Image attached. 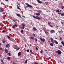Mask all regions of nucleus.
<instances>
[{"label":"nucleus","instance_id":"1","mask_svg":"<svg viewBox=\"0 0 64 64\" xmlns=\"http://www.w3.org/2000/svg\"><path fill=\"white\" fill-rule=\"evenodd\" d=\"M56 53H58V54H61L62 52L60 50H58L57 51H56L55 52Z\"/></svg>","mask_w":64,"mask_h":64},{"label":"nucleus","instance_id":"2","mask_svg":"<svg viewBox=\"0 0 64 64\" xmlns=\"http://www.w3.org/2000/svg\"><path fill=\"white\" fill-rule=\"evenodd\" d=\"M26 4L27 5V7H29V8H31L32 7H33L32 6L29 4L28 3H26Z\"/></svg>","mask_w":64,"mask_h":64},{"label":"nucleus","instance_id":"3","mask_svg":"<svg viewBox=\"0 0 64 64\" xmlns=\"http://www.w3.org/2000/svg\"><path fill=\"white\" fill-rule=\"evenodd\" d=\"M40 39L42 42H44L45 41V40L44 38L43 39L42 38H40Z\"/></svg>","mask_w":64,"mask_h":64},{"label":"nucleus","instance_id":"4","mask_svg":"<svg viewBox=\"0 0 64 64\" xmlns=\"http://www.w3.org/2000/svg\"><path fill=\"white\" fill-rule=\"evenodd\" d=\"M50 40H51V42L53 43H54V40L52 38H51L50 39Z\"/></svg>","mask_w":64,"mask_h":64},{"label":"nucleus","instance_id":"5","mask_svg":"<svg viewBox=\"0 0 64 64\" xmlns=\"http://www.w3.org/2000/svg\"><path fill=\"white\" fill-rule=\"evenodd\" d=\"M10 47V44H8L6 45V48H9Z\"/></svg>","mask_w":64,"mask_h":64},{"label":"nucleus","instance_id":"6","mask_svg":"<svg viewBox=\"0 0 64 64\" xmlns=\"http://www.w3.org/2000/svg\"><path fill=\"white\" fill-rule=\"evenodd\" d=\"M55 31L53 30H52L50 31V32L51 33H55Z\"/></svg>","mask_w":64,"mask_h":64},{"label":"nucleus","instance_id":"7","mask_svg":"<svg viewBox=\"0 0 64 64\" xmlns=\"http://www.w3.org/2000/svg\"><path fill=\"white\" fill-rule=\"evenodd\" d=\"M37 1L38 2V3H40V4H42V2H41V1L39 0H38Z\"/></svg>","mask_w":64,"mask_h":64},{"label":"nucleus","instance_id":"8","mask_svg":"<svg viewBox=\"0 0 64 64\" xmlns=\"http://www.w3.org/2000/svg\"><path fill=\"white\" fill-rule=\"evenodd\" d=\"M16 15L18 16V17H19L20 18L21 17V15H20V14H16Z\"/></svg>","mask_w":64,"mask_h":64},{"label":"nucleus","instance_id":"9","mask_svg":"<svg viewBox=\"0 0 64 64\" xmlns=\"http://www.w3.org/2000/svg\"><path fill=\"white\" fill-rule=\"evenodd\" d=\"M21 52H20L18 53V56H20V55H21Z\"/></svg>","mask_w":64,"mask_h":64},{"label":"nucleus","instance_id":"10","mask_svg":"<svg viewBox=\"0 0 64 64\" xmlns=\"http://www.w3.org/2000/svg\"><path fill=\"white\" fill-rule=\"evenodd\" d=\"M54 40V41L55 43L56 44H58V42H57V41Z\"/></svg>","mask_w":64,"mask_h":64},{"label":"nucleus","instance_id":"11","mask_svg":"<svg viewBox=\"0 0 64 64\" xmlns=\"http://www.w3.org/2000/svg\"><path fill=\"white\" fill-rule=\"evenodd\" d=\"M22 29H24L25 28V25L24 24H22Z\"/></svg>","mask_w":64,"mask_h":64},{"label":"nucleus","instance_id":"12","mask_svg":"<svg viewBox=\"0 0 64 64\" xmlns=\"http://www.w3.org/2000/svg\"><path fill=\"white\" fill-rule=\"evenodd\" d=\"M30 38L32 39V40H34V37L33 36L30 37Z\"/></svg>","mask_w":64,"mask_h":64},{"label":"nucleus","instance_id":"13","mask_svg":"<svg viewBox=\"0 0 64 64\" xmlns=\"http://www.w3.org/2000/svg\"><path fill=\"white\" fill-rule=\"evenodd\" d=\"M36 15H37L38 16H39L40 15V13H36Z\"/></svg>","mask_w":64,"mask_h":64},{"label":"nucleus","instance_id":"14","mask_svg":"<svg viewBox=\"0 0 64 64\" xmlns=\"http://www.w3.org/2000/svg\"><path fill=\"white\" fill-rule=\"evenodd\" d=\"M4 51L6 53H8V50H7V49H6L5 50H4Z\"/></svg>","mask_w":64,"mask_h":64},{"label":"nucleus","instance_id":"15","mask_svg":"<svg viewBox=\"0 0 64 64\" xmlns=\"http://www.w3.org/2000/svg\"><path fill=\"white\" fill-rule=\"evenodd\" d=\"M45 32L46 33V35H48V34H49L48 33V32Z\"/></svg>","mask_w":64,"mask_h":64},{"label":"nucleus","instance_id":"16","mask_svg":"<svg viewBox=\"0 0 64 64\" xmlns=\"http://www.w3.org/2000/svg\"><path fill=\"white\" fill-rule=\"evenodd\" d=\"M0 11H2V12H3V11H4V10H3L2 8H0Z\"/></svg>","mask_w":64,"mask_h":64},{"label":"nucleus","instance_id":"17","mask_svg":"<svg viewBox=\"0 0 64 64\" xmlns=\"http://www.w3.org/2000/svg\"><path fill=\"white\" fill-rule=\"evenodd\" d=\"M33 29L34 30H35V31H36V30H37V29L36 28H34Z\"/></svg>","mask_w":64,"mask_h":64},{"label":"nucleus","instance_id":"18","mask_svg":"<svg viewBox=\"0 0 64 64\" xmlns=\"http://www.w3.org/2000/svg\"><path fill=\"white\" fill-rule=\"evenodd\" d=\"M27 61H28V59H26V61L25 62V63L26 64V63H27Z\"/></svg>","mask_w":64,"mask_h":64},{"label":"nucleus","instance_id":"19","mask_svg":"<svg viewBox=\"0 0 64 64\" xmlns=\"http://www.w3.org/2000/svg\"><path fill=\"white\" fill-rule=\"evenodd\" d=\"M50 45L52 46H53V44L52 43H51L50 44Z\"/></svg>","mask_w":64,"mask_h":64},{"label":"nucleus","instance_id":"20","mask_svg":"<svg viewBox=\"0 0 64 64\" xmlns=\"http://www.w3.org/2000/svg\"><path fill=\"white\" fill-rule=\"evenodd\" d=\"M63 46H64V42H63V41H62L61 42Z\"/></svg>","mask_w":64,"mask_h":64},{"label":"nucleus","instance_id":"21","mask_svg":"<svg viewBox=\"0 0 64 64\" xmlns=\"http://www.w3.org/2000/svg\"><path fill=\"white\" fill-rule=\"evenodd\" d=\"M7 59L8 60H10V57H8L7 58Z\"/></svg>","mask_w":64,"mask_h":64},{"label":"nucleus","instance_id":"22","mask_svg":"<svg viewBox=\"0 0 64 64\" xmlns=\"http://www.w3.org/2000/svg\"><path fill=\"white\" fill-rule=\"evenodd\" d=\"M37 19H38V20H40L41 18H40L38 17V18H36Z\"/></svg>","mask_w":64,"mask_h":64},{"label":"nucleus","instance_id":"23","mask_svg":"<svg viewBox=\"0 0 64 64\" xmlns=\"http://www.w3.org/2000/svg\"><path fill=\"white\" fill-rule=\"evenodd\" d=\"M45 3L46 5H48V2H46Z\"/></svg>","mask_w":64,"mask_h":64},{"label":"nucleus","instance_id":"24","mask_svg":"<svg viewBox=\"0 0 64 64\" xmlns=\"http://www.w3.org/2000/svg\"><path fill=\"white\" fill-rule=\"evenodd\" d=\"M56 12H60V11H59V10H57L56 11Z\"/></svg>","mask_w":64,"mask_h":64},{"label":"nucleus","instance_id":"25","mask_svg":"<svg viewBox=\"0 0 64 64\" xmlns=\"http://www.w3.org/2000/svg\"><path fill=\"white\" fill-rule=\"evenodd\" d=\"M12 28L13 29H14L15 28V26H14L13 25L12 26Z\"/></svg>","mask_w":64,"mask_h":64},{"label":"nucleus","instance_id":"26","mask_svg":"<svg viewBox=\"0 0 64 64\" xmlns=\"http://www.w3.org/2000/svg\"><path fill=\"white\" fill-rule=\"evenodd\" d=\"M34 64H38V63L37 62H34Z\"/></svg>","mask_w":64,"mask_h":64},{"label":"nucleus","instance_id":"27","mask_svg":"<svg viewBox=\"0 0 64 64\" xmlns=\"http://www.w3.org/2000/svg\"><path fill=\"white\" fill-rule=\"evenodd\" d=\"M33 17L34 18H35V19H37V18L35 16H33Z\"/></svg>","mask_w":64,"mask_h":64},{"label":"nucleus","instance_id":"28","mask_svg":"<svg viewBox=\"0 0 64 64\" xmlns=\"http://www.w3.org/2000/svg\"><path fill=\"white\" fill-rule=\"evenodd\" d=\"M61 16H64V13H62L61 14Z\"/></svg>","mask_w":64,"mask_h":64},{"label":"nucleus","instance_id":"29","mask_svg":"<svg viewBox=\"0 0 64 64\" xmlns=\"http://www.w3.org/2000/svg\"><path fill=\"white\" fill-rule=\"evenodd\" d=\"M39 12L40 13H42V11H41V10H40Z\"/></svg>","mask_w":64,"mask_h":64},{"label":"nucleus","instance_id":"30","mask_svg":"<svg viewBox=\"0 0 64 64\" xmlns=\"http://www.w3.org/2000/svg\"><path fill=\"white\" fill-rule=\"evenodd\" d=\"M61 8L62 9H64V6H62Z\"/></svg>","mask_w":64,"mask_h":64},{"label":"nucleus","instance_id":"31","mask_svg":"<svg viewBox=\"0 0 64 64\" xmlns=\"http://www.w3.org/2000/svg\"><path fill=\"white\" fill-rule=\"evenodd\" d=\"M8 54L9 56H11V54L10 53H8Z\"/></svg>","mask_w":64,"mask_h":64},{"label":"nucleus","instance_id":"32","mask_svg":"<svg viewBox=\"0 0 64 64\" xmlns=\"http://www.w3.org/2000/svg\"><path fill=\"white\" fill-rule=\"evenodd\" d=\"M21 33H23V30H21Z\"/></svg>","mask_w":64,"mask_h":64},{"label":"nucleus","instance_id":"33","mask_svg":"<svg viewBox=\"0 0 64 64\" xmlns=\"http://www.w3.org/2000/svg\"><path fill=\"white\" fill-rule=\"evenodd\" d=\"M17 7H18V9H20V8H19V7L18 6H17Z\"/></svg>","mask_w":64,"mask_h":64},{"label":"nucleus","instance_id":"34","mask_svg":"<svg viewBox=\"0 0 64 64\" xmlns=\"http://www.w3.org/2000/svg\"><path fill=\"white\" fill-rule=\"evenodd\" d=\"M19 49H20V48H16V50H18Z\"/></svg>","mask_w":64,"mask_h":64},{"label":"nucleus","instance_id":"35","mask_svg":"<svg viewBox=\"0 0 64 64\" xmlns=\"http://www.w3.org/2000/svg\"><path fill=\"white\" fill-rule=\"evenodd\" d=\"M2 32H6V31L5 30H2Z\"/></svg>","mask_w":64,"mask_h":64},{"label":"nucleus","instance_id":"36","mask_svg":"<svg viewBox=\"0 0 64 64\" xmlns=\"http://www.w3.org/2000/svg\"><path fill=\"white\" fill-rule=\"evenodd\" d=\"M40 52L41 54H42V52H43V51L42 50H41Z\"/></svg>","mask_w":64,"mask_h":64},{"label":"nucleus","instance_id":"37","mask_svg":"<svg viewBox=\"0 0 64 64\" xmlns=\"http://www.w3.org/2000/svg\"><path fill=\"white\" fill-rule=\"evenodd\" d=\"M34 39H35V41H37V39H36V38H35Z\"/></svg>","mask_w":64,"mask_h":64},{"label":"nucleus","instance_id":"38","mask_svg":"<svg viewBox=\"0 0 64 64\" xmlns=\"http://www.w3.org/2000/svg\"><path fill=\"white\" fill-rule=\"evenodd\" d=\"M4 19H5V16H3L2 17Z\"/></svg>","mask_w":64,"mask_h":64},{"label":"nucleus","instance_id":"39","mask_svg":"<svg viewBox=\"0 0 64 64\" xmlns=\"http://www.w3.org/2000/svg\"><path fill=\"white\" fill-rule=\"evenodd\" d=\"M33 34L34 36V37H35V34Z\"/></svg>","mask_w":64,"mask_h":64},{"label":"nucleus","instance_id":"40","mask_svg":"<svg viewBox=\"0 0 64 64\" xmlns=\"http://www.w3.org/2000/svg\"><path fill=\"white\" fill-rule=\"evenodd\" d=\"M30 52H32V50H30Z\"/></svg>","mask_w":64,"mask_h":64},{"label":"nucleus","instance_id":"41","mask_svg":"<svg viewBox=\"0 0 64 64\" xmlns=\"http://www.w3.org/2000/svg\"><path fill=\"white\" fill-rule=\"evenodd\" d=\"M48 25H50V24L49 23V22H48Z\"/></svg>","mask_w":64,"mask_h":64},{"label":"nucleus","instance_id":"42","mask_svg":"<svg viewBox=\"0 0 64 64\" xmlns=\"http://www.w3.org/2000/svg\"><path fill=\"white\" fill-rule=\"evenodd\" d=\"M8 39H10V37L8 36Z\"/></svg>","mask_w":64,"mask_h":64},{"label":"nucleus","instance_id":"43","mask_svg":"<svg viewBox=\"0 0 64 64\" xmlns=\"http://www.w3.org/2000/svg\"><path fill=\"white\" fill-rule=\"evenodd\" d=\"M2 42H3V43H5V42H6L4 40H3L2 41Z\"/></svg>","mask_w":64,"mask_h":64},{"label":"nucleus","instance_id":"44","mask_svg":"<svg viewBox=\"0 0 64 64\" xmlns=\"http://www.w3.org/2000/svg\"><path fill=\"white\" fill-rule=\"evenodd\" d=\"M27 52H29V50H27Z\"/></svg>","mask_w":64,"mask_h":64},{"label":"nucleus","instance_id":"45","mask_svg":"<svg viewBox=\"0 0 64 64\" xmlns=\"http://www.w3.org/2000/svg\"><path fill=\"white\" fill-rule=\"evenodd\" d=\"M36 50H38V48H37V47H36Z\"/></svg>","mask_w":64,"mask_h":64},{"label":"nucleus","instance_id":"46","mask_svg":"<svg viewBox=\"0 0 64 64\" xmlns=\"http://www.w3.org/2000/svg\"><path fill=\"white\" fill-rule=\"evenodd\" d=\"M60 40H62V38H60Z\"/></svg>","mask_w":64,"mask_h":64},{"label":"nucleus","instance_id":"47","mask_svg":"<svg viewBox=\"0 0 64 64\" xmlns=\"http://www.w3.org/2000/svg\"><path fill=\"white\" fill-rule=\"evenodd\" d=\"M22 17H24V18H25L26 17L25 16H22Z\"/></svg>","mask_w":64,"mask_h":64},{"label":"nucleus","instance_id":"48","mask_svg":"<svg viewBox=\"0 0 64 64\" xmlns=\"http://www.w3.org/2000/svg\"><path fill=\"white\" fill-rule=\"evenodd\" d=\"M12 64H16V63H15V62H13L12 63Z\"/></svg>","mask_w":64,"mask_h":64},{"label":"nucleus","instance_id":"49","mask_svg":"<svg viewBox=\"0 0 64 64\" xmlns=\"http://www.w3.org/2000/svg\"><path fill=\"white\" fill-rule=\"evenodd\" d=\"M14 26H15V27H16V24H14Z\"/></svg>","mask_w":64,"mask_h":64},{"label":"nucleus","instance_id":"50","mask_svg":"<svg viewBox=\"0 0 64 64\" xmlns=\"http://www.w3.org/2000/svg\"><path fill=\"white\" fill-rule=\"evenodd\" d=\"M50 27H53V26H51L50 25Z\"/></svg>","mask_w":64,"mask_h":64},{"label":"nucleus","instance_id":"51","mask_svg":"<svg viewBox=\"0 0 64 64\" xmlns=\"http://www.w3.org/2000/svg\"><path fill=\"white\" fill-rule=\"evenodd\" d=\"M58 14H59V15H61V14L60 13H58Z\"/></svg>","mask_w":64,"mask_h":64},{"label":"nucleus","instance_id":"52","mask_svg":"<svg viewBox=\"0 0 64 64\" xmlns=\"http://www.w3.org/2000/svg\"><path fill=\"white\" fill-rule=\"evenodd\" d=\"M1 62H3V60H1Z\"/></svg>","mask_w":64,"mask_h":64},{"label":"nucleus","instance_id":"53","mask_svg":"<svg viewBox=\"0 0 64 64\" xmlns=\"http://www.w3.org/2000/svg\"><path fill=\"white\" fill-rule=\"evenodd\" d=\"M6 1H7L8 2V0H4Z\"/></svg>","mask_w":64,"mask_h":64},{"label":"nucleus","instance_id":"54","mask_svg":"<svg viewBox=\"0 0 64 64\" xmlns=\"http://www.w3.org/2000/svg\"><path fill=\"white\" fill-rule=\"evenodd\" d=\"M2 48H0V50H2Z\"/></svg>","mask_w":64,"mask_h":64},{"label":"nucleus","instance_id":"55","mask_svg":"<svg viewBox=\"0 0 64 64\" xmlns=\"http://www.w3.org/2000/svg\"><path fill=\"white\" fill-rule=\"evenodd\" d=\"M60 47H62V46L61 45H60Z\"/></svg>","mask_w":64,"mask_h":64},{"label":"nucleus","instance_id":"56","mask_svg":"<svg viewBox=\"0 0 64 64\" xmlns=\"http://www.w3.org/2000/svg\"><path fill=\"white\" fill-rule=\"evenodd\" d=\"M30 46H32V45H31V44H30Z\"/></svg>","mask_w":64,"mask_h":64},{"label":"nucleus","instance_id":"57","mask_svg":"<svg viewBox=\"0 0 64 64\" xmlns=\"http://www.w3.org/2000/svg\"><path fill=\"white\" fill-rule=\"evenodd\" d=\"M2 64H4V62H2Z\"/></svg>","mask_w":64,"mask_h":64},{"label":"nucleus","instance_id":"58","mask_svg":"<svg viewBox=\"0 0 64 64\" xmlns=\"http://www.w3.org/2000/svg\"><path fill=\"white\" fill-rule=\"evenodd\" d=\"M13 20V21H14V22H15V20Z\"/></svg>","mask_w":64,"mask_h":64},{"label":"nucleus","instance_id":"59","mask_svg":"<svg viewBox=\"0 0 64 64\" xmlns=\"http://www.w3.org/2000/svg\"><path fill=\"white\" fill-rule=\"evenodd\" d=\"M18 5H20V4H18Z\"/></svg>","mask_w":64,"mask_h":64},{"label":"nucleus","instance_id":"60","mask_svg":"<svg viewBox=\"0 0 64 64\" xmlns=\"http://www.w3.org/2000/svg\"><path fill=\"white\" fill-rule=\"evenodd\" d=\"M48 42H50V40H48Z\"/></svg>","mask_w":64,"mask_h":64},{"label":"nucleus","instance_id":"61","mask_svg":"<svg viewBox=\"0 0 64 64\" xmlns=\"http://www.w3.org/2000/svg\"><path fill=\"white\" fill-rule=\"evenodd\" d=\"M62 24H63V22H62Z\"/></svg>","mask_w":64,"mask_h":64},{"label":"nucleus","instance_id":"62","mask_svg":"<svg viewBox=\"0 0 64 64\" xmlns=\"http://www.w3.org/2000/svg\"><path fill=\"white\" fill-rule=\"evenodd\" d=\"M45 50V51L46 52L47 51V50Z\"/></svg>","mask_w":64,"mask_h":64},{"label":"nucleus","instance_id":"63","mask_svg":"<svg viewBox=\"0 0 64 64\" xmlns=\"http://www.w3.org/2000/svg\"><path fill=\"white\" fill-rule=\"evenodd\" d=\"M1 45V44L0 43V46Z\"/></svg>","mask_w":64,"mask_h":64},{"label":"nucleus","instance_id":"64","mask_svg":"<svg viewBox=\"0 0 64 64\" xmlns=\"http://www.w3.org/2000/svg\"><path fill=\"white\" fill-rule=\"evenodd\" d=\"M60 4H61V5H62V3H60Z\"/></svg>","mask_w":64,"mask_h":64}]
</instances>
